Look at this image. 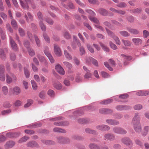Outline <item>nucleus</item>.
<instances>
[{"mask_svg":"<svg viewBox=\"0 0 149 149\" xmlns=\"http://www.w3.org/2000/svg\"><path fill=\"white\" fill-rule=\"evenodd\" d=\"M21 92L20 88L17 86L14 87L13 89V93L15 95H17L19 94Z\"/></svg>","mask_w":149,"mask_h":149,"instance_id":"obj_22","label":"nucleus"},{"mask_svg":"<svg viewBox=\"0 0 149 149\" xmlns=\"http://www.w3.org/2000/svg\"><path fill=\"white\" fill-rule=\"evenodd\" d=\"M41 141L43 143L46 145H52L54 144L55 143L53 141L49 140H42Z\"/></svg>","mask_w":149,"mask_h":149,"instance_id":"obj_29","label":"nucleus"},{"mask_svg":"<svg viewBox=\"0 0 149 149\" xmlns=\"http://www.w3.org/2000/svg\"><path fill=\"white\" fill-rule=\"evenodd\" d=\"M113 101V100L111 99L106 100L101 102H100V104H102L105 105Z\"/></svg>","mask_w":149,"mask_h":149,"instance_id":"obj_35","label":"nucleus"},{"mask_svg":"<svg viewBox=\"0 0 149 149\" xmlns=\"http://www.w3.org/2000/svg\"><path fill=\"white\" fill-rule=\"evenodd\" d=\"M106 29L108 35L113 39L115 40L116 44L119 45H120L121 42L119 38L117 36H116L109 29L107 28H106Z\"/></svg>","mask_w":149,"mask_h":149,"instance_id":"obj_2","label":"nucleus"},{"mask_svg":"<svg viewBox=\"0 0 149 149\" xmlns=\"http://www.w3.org/2000/svg\"><path fill=\"white\" fill-rule=\"evenodd\" d=\"M140 118L139 114L138 113H135L132 122V124H139L140 123Z\"/></svg>","mask_w":149,"mask_h":149,"instance_id":"obj_4","label":"nucleus"},{"mask_svg":"<svg viewBox=\"0 0 149 149\" xmlns=\"http://www.w3.org/2000/svg\"><path fill=\"white\" fill-rule=\"evenodd\" d=\"M8 49L6 48H1L0 49V58L2 59H4L6 58L5 52H7Z\"/></svg>","mask_w":149,"mask_h":149,"instance_id":"obj_10","label":"nucleus"},{"mask_svg":"<svg viewBox=\"0 0 149 149\" xmlns=\"http://www.w3.org/2000/svg\"><path fill=\"white\" fill-rule=\"evenodd\" d=\"M63 35L64 37L66 39H69L71 38L70 35L67 31H65L64 32Z\"/></svg>","mask_w":149,"mask_h":149,"instance_id":"obj_43","label":"nucleus"},{"mask_svg":"<svg viewBox=\"0 0 149 149\" xmlns=\"http://www.w3.org/2000/svg\"><path fill=\"white\" fill-rule=\"evenodd\" d=\"M33 102V101L32 100L29 99L27 100L26 104H25L24 106L25 108L28 107L30 106Z\"/></svg>","mask_w":149,"mask_h":149,"instance_id":"obj_48","label":"nucleus"},{"mask_svg":"<svg viewBox=\"0 0 149 149\" xmlns=\"http://www.w3.org/2000/svg\"><path fill=\"white\" fill-rule=\"evenodd\" d=\"M17 78L14 74L12 73L8 72L6 74V82L8 84L11 83L13 81H16Z\"/></svg>","mask_w":149,"mask_h":149,"instance_id":"obj_1","label":"nucleus"},{"mask_svg":"<svg viewBox=\"0 0 149 149\" xmlns=\"http://www.w3.org/2000/svg\"><path fill=\"white\" fill-rule=\"evenodd\" d=\"M130 11L131 13H139L141 12V10L140 8H136L135 9L130 10Z\"/></svg>","mask_w":149,"mask_h":149,"instance_id":"obj_49","label":"nucleus"},{"mask_svg":"<svg viewBox=\"0 0 149 149\" xmlns=\"http://www.w3.org/2000/svg\"><path fill=\"white\" fill-rule=\"evenodd\" d=\"M2 91L3 93L5 95L7 94L8 92V89L7 87L6 86H3L2 88Z\"/></svg>","mask_w":149,"mask_h":149,"instance_id":"obj_40","label":"nucleus"},{"mask_svg":"<svg viewBox=\"0 0 149 149\" xmlns=\"http://www.w3.org/2000/svg\"><path fill=\"white\" fill-rule=\"evenodd\" d=\"M110 46V47L113 50H116L117 49V47L116 45L113 43L111 42H109Z\"/></svg>","mask_w":149,"mask_h":149,"instance_id":"obj_61","label":"nucleus"},{"mask_svg":"<svg viewBox=\"0 0 149 149\" xmlns=\"http://www.w3.org/2000/svg\"><path fill=\"white\" fill-rule=\"evenodd\" d=\"M39 24L41 30L43 31H45L46 30V26L43 23L42 21L41 20L40 21Z\"/></svg>","mask_w":149,"mask_h":149,"instance_id":"obj_37","label":"nucleus"},{"mask_svg":"<svg viewBox=\"0 0 149 149\" xmlns=\"http://www.w3.org/2000/svg\"><path fill=\"white\" fill-rule=\"evenodd\" d=\"M121 35L124 37H127L130 36V34L126 31H122L120 32Z\"/></svg>","mask_w":149,"mask_h":149,"instance_id":"obj_51","label":"nucleus"},{"mask_svg":"<svg viewBox=\"0 0 149 149\" xmlns=\"http://www.w3.org/2000/svg\"><path fill=\"white\" fill-rule=\"evenodd\" d=\"M85 131L86 133L88 134H92L95 135L97 134V132L95 130H92L90 128H87L85 129Z\"/></svg>","mask_w":149,"mask_h":149,"instance_id":"obj_30","label":"nucleus"},{"mask_svg":"<svg viewBox=\"0 0 149 149\" xmlns=\"http://www.w3.org/2000/svg\"><path fill=\"white\" fill-rule=\"evenodd\" d=\"M29 138L28 136H24V137L21 138L18 141V143H22L26 141Z\"/></svg>","mask_w":149,"mask_h":149,"instance_id":"obj_32","label":"nucleus"},{"mask_svg":"<svg viewBox=\"0 0 149 149\" xmlns=\"http://www.w3.org/2000/svg\"><path fill=\"white\" fill-rule=\"evenodd\" d=\"M121 141L123 143L127 146L133 145L132 141L127 137H124L121 140Z\"/></svg>","mask_w":149,"mask_h":149,"instance_id":"obj_9","label":"nucleus"},{"mask_svg":"<svg viewBox=\"0 0 149 149\" xmlns=\"http://www.w3.org/2000/svg\"><path fill=\"white\" fill-rule=\"evenodd\" d=\"M37 56L40 62H46V60L43 56L41 55L38 54H37Z\"/></svg>","mask_w":149,"mask_h":149,"instance_id":"obj_34","label":"nucleus"},{"mask_svg":"<svg viewBox=\"0 0 149 149\" xmlns=\"http://www.w3.org/2000/svg\"><path fill=\"white\" fill-rule=\"evenodd\" d=\"M63 63L69 70H70L72 68V65L70 63L67 61H64L63 62Z\"/></svg>","mask_w":149,"mask_h":149,"instance_id":"obj_42","label":"nucleus"},{"mask_svg":"<svg viewBox=\"0 0 149 149\" xmlns=\"http://www.w3.org/2000/svg\"><path fill=\"white\" fill-rule=\"evenodd\" d=\"M53 85L54 87L57 89H60L62 88V85L59 82L55 83Z\"/></svg>","mask_w":149,"mask_h":149,"instance_id":"obj_39","label":"nucleus"},{"mask_svg":"<svg viewBox=\"0 0 149 149\" xmlns=\"http://www.w3.org/2000/svg\"><path fill=\"white\" fill-rule=\"evenodd\" d=\"M63 6L68 10L74 9L75 8V6L71 2H70L67 6L65 4H62Z\"/></svg>","mask_w":149,"mask_h":149,"instance_id":"obj_24","label":"nucleus"},{"mask_svg":"<svg viewBox=\"0 0 149 149\" xmlns=\"http://www.w3.org/2000/svg\"><path fill=\"white\" fill-rule=\"evenodd\" d=\"M132 41L134 44L136 46H139L142 44V40L139 38H133Z\"/></svg>","mask_w":149,"mask_h":149,"instance_id":"obj_20","label":"nucleus"},{"mask_svg":"<svg viewBox=\"0 0 149 149\" xmlns=\"http://www.w3.org/2000/svg\"><path fill=\"white\" fill-rule=\"evenodd\" d=\"M127 29L130 33L134 35L137 34L139 33V31L136 29L128 28Z\"/></svg>","mask_w":149,"mask_h":149,"instance_id":"obj_27","label":"nucleus"},{"mask_svg":"<svg viewBox=\"0 0 149 149\" xmlns=\"http://www.w3.org/2000/svg\"><path fill=\"white\" fill-rule=\"evenodd\" d=\"M78 122L81 124L86 123H88V120L85 118H80L78 120Z\"/></svg>","mask_w":149,"mask_h":149,"instance_id":"obj_52","label":"nucleus"},{"mask_svg":"<svg viewBox=\"0 0 149 149\" xmlns=\"http://www.w3.org/2000/svg\"><path fill=\"white\" fill-rule=\"evenodd\" d=\"M144 130L146 132L144 133V134H143V135L144 136H146L148 134L149 131V126H146L144 127Z\"/></svg>","mask_w":149,"mask_h":149,"instance_id":"obj_60","label":"nucleus"},{"mask_svg":"<svg viewBox=\"0 0 149 149\" xmlns=\"http://www.w3.org/2000/svg\"><path fill=\"white\" fill-rule=\"evenodd\" d=\"M11 112V110L10 109H7L3 110L1 111V114L3 115H6L10 113Z\"/></svg>","mask_w":149,"mask_h":149,"instance_id":"obj_53","label":"nucleus"},{"mask_svg":"<svg viewBox=\"0 0 149 149\" xmlns=\"http://www.w3.org/2000/svg\"><path fill=\"white\" fill-rule=\"evenodd\" d=\"M96 128L97 129L102 131H108L110 129L109 126L105 125H98L96 127Z\"/></svg>","mask_w":149,"mask_h":149,"instance_id":"obj_6","label":"nucleus"},{"mask_svg":"<svg viewBox=\"0 0 149 149\" xmlns=\"http://www.w3.org/2000/svg\"><path fill=\"white\" fill-rule=\"evenodd\" d=\"M11 25L13 27L14 29H17V25L15 20L14 19H13L11 22Z\"/></svg>","mask_w":149,"mask_h":149,"instance_id":"obj_44","label":"nucleus"},{"mask_svg":"<svg viewBox=\"0 0 149 149\" xmlns=\"http://www.w3.org/2000/svg\"><path fill=\"white\" fill-rule=\"evenodd\" d=\"M78 11L82 15V16L84 19H87L86 17L84 16V15H85V13L82 9L80 8H78Z\"/></svg>","mask_w":149,"mask_h":149,"instance_id":"obj_50","label":"nucleus"},{"mask_svg":"<svg viewBox=\"0 0 149 149\" xmlns=\"http://www.w3.org/2000/svg\"><path fill=\"white\" fill-rule=\"evenodd\" d=\"M100 113L104 114H109L113 112V111L110 109L106 108H102L99 110Z\"/></svg>","mask_w":149,"mask_h":149,"instance_id":"obj_12","label":"nucleus"},{"mask_svg":"<svg viewBox=\"0 0 149 149\" xmlns=\"http://www.w3.org/2000/svg\"><path fill=\"white\" fill-rule=\"evenodd\" d=\"M10 43L12 49L15 51H16L17 49V45L12 39L11 37H10Z\"/></svg>","mask_w":149,"mask_h":149,"instance_id":"obj_15","label":"nucleus"},{"mask_svg":"<svg viewBox=\"0 0 149 149\" xmlns=\"http://www.w3.org/2000/svg\"><path fill=\"white\" fill-rule=\"evenodd\" d=\"M15 144V142L12 141H8L6 142L4 145V147L6 149H8L12 148Z\"/></svg>","mask_w":149,"mask_h":149,"instance_id":"obj_11","label":"nucleus"},{"mask_svg":"<svg viewBox=\"0 0 149 149\" xmlns=\"http://www.w3.org/2000/svg\"><path fill=\"white\" fill-rule=\"evenodd\" d=\"M34 36L35 39L37 46H38V47H40V41L39 38L36 35H34Z\"/></svg>","mask_w":149,"mask_h":149,"instance_id":"obj_47","label":"nucleus"},{"mask_svg":"<svg viewBox=\"0 0 149 149\" xmlns=\"http://www.w3.org/2000/svg\"><path fill=\"white\" fill-rule=\"evenodd\" d=\"M101 74L102 77L104 78H108L110 77V76L107 73L104 71L101 72Z\"/></svg>","mask_w":149,"mask_h":149,"instance_id":"obj_56","label":"nucleus"},{"mask_svg":"<svg viewBox=\"0 0 149 149\" xmlns=\"http://www.w3.org/2000/svg\"><path fill=\"white\" fill-rule=\"evenodd\" d=\"M132 124L133 125L134 130L136 132L139 133L142 130L141 127L140 123Z\"/></svg>","mask_w":149,"mask_h":149,"instance_id":"obj_19","label":"nucleus"},{"mask_svg":"<svg viewBox=\"0 0 149 149\" xmlns=\"http://www.w3.org/2000/svg\"><path fill=\"white\" fill-rule=\"evenodd\" d=\"M120 130V127H114L113 128V131L115 133L119 134Z\"/></svg>","mask_w":149,"mask_h":149,"instance_id":"obj_59","label":"nucleus"},{"mask_svg":"<svg viewBox=\"0 0 149 149\" xmlns=\"http://www.w3.org/2000/svg\"><path fill=\"white\" fill-rule=\"evenodd\" d=\"M92 62L93 64L96 66H98V63L97 61L91 57H89L86 59V62L89 63L90 61Z\"/></svg>","mask_w":149,"mask_h":149,"instance_id":"obj_17","label":"nucleus"},{"mask_svg":"<svg viewBox=\"0 0 149 149\" xmlns=\"http://www.w3.org/2000/svg\"><path fill=\"white\" fill-rule=\"evenodd\" d=\"M69 123L68 122H58L54 123L55 125L58 126H63L68 125Z\"/></svg>","mask_w":149,"mask_h":149,"instance_id":"obj_25","label":"nucleus"},{"mask_svg":"<svg viewBox=\"0 0 149 149\" xmlns=\"http://www.w3.org/2000/svg\"><path fill=\"white\" fill-rule=\"evenodd\" d=\"M31 83L32 84L33 88L34 90H36L37 89V85L36 82L34 80H31Z\"/></svg>","mask_w":149,"mask_h":149,"instance_id":"obj_55","label":"nucleus"},{"mask_svg":"<svg viewBox=\"0 0 149 149\" xmlns=\"http://www.w3.org/2000/svg\"><path fill=\"white\" fill-rule=\"evenodd\" d=\"M41 124L40 123H37L35 124H32L31 125H29L28 126V127L29 128H35L37 127H40Z\"/></svg>","mask_w":149,"mask_h":149,"instance_id":"obj_45","label":"nucleus"},{"mask_svg":"<svg viewBox=\"0 0 149 149\" xmlns=\"http://www.w3.org/2000/svg\"><path fill=\"white\" fill-rule=\"evenodd\" d=\"M142 108V106L140 104H137L134 106V109L136 110H139Z\"/></svg>","mask_w":149,"mask_h":149,"instance_id":"obj_58","label":"nucleus"},{"mask_svg":"<svg viewBox=\"0 0 149 149\" xmlns=\"http://www.w3.org/2000/svg\"><path fill=\"white\" fill-rule=\"evenodd\" d=\"M18 31L20 35L22 36H24L25 35V33L23 29L21 28H19L18 29Z\"/></svg>","mask_w":149,"mask_h":149,"instance_id":"obj_54","label":"nucleus"},{"mask_svg":"<svg viewBox=\"0 0 149 149\" xmlns=\"http://www.w3.org/2000/svg\"><path fill=\"white\" fill-rule=\"evenodd\" d=\"M57 142L60 143H68L70 142L69 139L65 138L62 136H58L56 137Z\"/></svg>","mask_w":149,"mask_h":149,"instance_id":"obj_5","label":"nucleus"},{"mask_svg":"<svg viewBox=\"0 0 149 149\" xmlns=\"http://www.w3.org/2000/svg\"><path fill=\"white\" fill-rule=\"evenodd\" d=\"M105 139H107L110 141L113 140L115 139V136L113 134L109 133L105 134L104 135Z\"/></svg>","mask_w":149,"mask_h":149,"instance_id":"obj_21","label":"nucleus"},{"mask_svg":"<svg viewBox=\"0 0 149 149\" xmlns=\"http://www.w3.org/2000/svg\"><path fill=\"white\" fill-rule=\"evenodd\" d=\"M64 52L65 56L67 59L71 60L72 59V56L66 50H64Z\"/></svg>","mask_w":149,"mask_h":149,"instance_id":"obj_33","label":"nucleus"},{"mask_svg":"<svg viewBox=\"0 0 149 149\" xmlns=\"http://www.w3.org/2000/svg\"><path fill=\"white\" fill-rule=\"evenodd\" d=\"M44 53L46 55L48 58L51 63H53L54 62V60L51 54L49 53V51L47 50L44 51Z\"/></svg>","mask_w":149,"mask_h":149,"instance_id":"obj_13","label":"nucleus"},{"mask_svg":"<svg viewBox=\"0 0 149 149\" xmlns=\"http://www.w3.org/2000/svg\"><path fill=\"white\" fill-rule=\"evenodd\" d=\"M91 107L90 106L85 107L84 108H81L79 109L77 111H74V116L77 115L80 116L84 113V111L85 110L88 111L90 109Z\"/></svg>","mask_w":149,"mask_h":149,"instance_id":"obj_3","label":"nucleus"},{"mask_svg":"<svg viewBox=\"0 0 149 149\" xmlns=\"http://www.w3.org/2000/svg\"><path fill=\"white\" fill-rule=\"evenodd\" d=\"M45 92L43 91H41L39 94V96L42 99H43L45 95Z\"/></svg>","mask_w":149,"mask_h":149,"instance_id":"obj_64","label":"nucleus"},{"mask_svg":"<svg viewBox=\"0 0 149 149\" xmlns=\"http://www.w3.org/2000/svg\"><path fill=\"white\" fill-rule=\"evenodd\" d=\"M19 0L21 5L23 9H26L27 10H29V7L27 4H24L22 0Z\"/></svg>","mask_w":149,"mask_h":149,"instance_id":"obj_31","label":"nucleus"},{"mask_svg":"<svg viewBox=\"0 0 149 149\" xmlns=\"http://www.w3.org/2000/svg\"><path fill=\"white\" fill-rule=\"evenodd\" d=\"M28 52L29 55L32 56H34L35 54V52L33 50L29 49L28 50Z\"/></svg>","mask_w":149,"mask_h":149,"instance_id":"obj_63","label":"nucleus"},{"mask_svg":"<svg viewBox=\"0 0 149 149\" xmlns=\"http://www.w3.org/2000/svg\"><path fill=\"white\" fill-rule=\"evenodd\" d=\"M122 42L125 46L129 47L131 45V43L129 40H122Z\"/></svg>","mask_w":149,"mask_h":149,"instance_id":"obj_38","label":"nucleus"},{"mask_svg":"<svg viewBox=\"0 0 149 149\" xmlns=\"http://www.w3.org/2000/svg\"><path fill=\"white\" fill-rule=\"evenodd\" d=\"M106 122L109 124L111 125H117L119 123L118 121L111 119H107Z\"/></svg>","mask_w":149,"mask_h":149,"instance_id":"obj_16","label":"nucleus"},{"mask_svg":"<svg viewBox=\"0 0 149 149\" xmlns=\"http://www.w3.org/2000/svg\"><path fill=\"white\" fill-rule=\"evenodd\" d=\"M90 149H100L99 147L93 143L91 144L89 146Z\"/></svg>","mask_w":149,"mask_h":149,"instance_id":"obj_46","label":"nucleus"},{"mask_svg":"<svg viewBox=\"0 0 149 149\" xmlns=\"http://www.w3.org/2000/svg\"><path fill=\"white\" fill-rule=\"evenodd\" d=\"M53 131L54 132H56L65 133L66 132L65 130L64 129L58 127L54 128L53 129Z\"/></svg>","mask_w":149,"mask_h":149,"instance_id":"obj_28","label":"nucleus"},{"mask_svg":"<svg viewBox=\"0 0 149 149\" xmlns=\"http://www.w3.org/2000/svg\"><path fill=\"white\" fill-rule=\"evenodd\" d=\"M98 11L99 13L104 16H107L108 14L107 11L103 8H100L98 10Z\"/></svg>","mask_w":149,"mask_h":149,"instance_id":"obj_26","label":"nucleus"},{"mask_svg":"<svg viewBox=\"0 0 149 149\" xmlns=\"http://www.w3.org/2000/svg\"><path fill=\"white\" fill-rule=\"evenodd\" d=\"M54 50L55 54L58 56H60L62 54L60 48L56 44H54Z\"/></svg>","mask_w":149,"mask_h":149,"instance_id":"obj_7","label":"nucleus"},{"mask_svg":"<svg viewBox=\"0 0 149 149\" xmlns=\"http://www.w3.org/2000/svg\"><path fill=\"white\" fill-rule=\"evenodd\" d=\"M55 68L56 70L59 73L62 75L64 74L65 73V71L60 64H58L56 65Z\"/></svg>","mask_w":149,"mask_h":149,"instance_id":"obj_8","label":"nucleus"},{"mask_svg":"<svg viewBox=\"0 0 149 149\" xmlns=\"http://www.w3.org/2000/svg\"><path fill=\"white\" fill-rule=\"evenodd\" d=\"M100 44L102 49L106 52H107L109 51V49L107 46H105L101 42L100 43Z\"/></svg>","mask_w":149,"mask_h":149,"instance_id":"obj_36","label":"nucleus"},{"mask_svg":"<svg viewBox=\"0 0 149 149\" xmlns=\"http://www.w3.org/2000/svg\"><path fill=\"white\" fill-rule=\"evenodd\" d=\"M45 21L50 25H52L54 23L53 20L50 18H48L45 19Z\"/></svg>","mask_w":149,"mask_h":149,"instance_id":"obj_57","label":"nucleus"},{"mask_svg":"<svg viewBox=\"0 0 149 149\" xmlns=\"http://www.w3.org/2000/svg\"><path fill=\"white\" fill-rule=\"evenodd\" d=\"M24 73L26 78H28L30 75L29 71L27 69L25 68H24Z\"/></svg>","mask_w":149,"mask_h":149,"instance_id":"obj_62","label":"nucleus"},{"mask_svg":"<svg viewBox=\"0 0 149 149\" xmlns=\"http://www.w3.org/2000/svg\"><path fill=\"white\" fill-rule=\"evenodd\" d=\"M13 67L14 68H18L20 71L22 70V67L20 63H18L17 65L16 63H14L13 64Z\"/></svg>","mask_w":149,"mask_h":149,"instance_id":"obj_41","label":"nucleus"},{"mask_svg":"<svg viewBox=\"0 0 149 149\" xmlns=\"http://www.w3.org/2000/svg\"><path fill=\"white\" fill-rule=\"evenodd\" d=\"M130 107L127 105H119L116 107V109L118 111H121L123 110H127L130 108Z\"/></svg>","mask_w":149,"mask_h":149,"instance_id":"obj_14","label":"nucleus"},{"mask_svg":"<svg viewBox=\"0 0 149 149\" xmlns=\"http://www.w3.org/2000/svg\"><path fill=\"white\" fill-rule=\"evenodd\" d=\"M27 145L28 147H36L38 146V144L35 141H31L28 142Z\"/></svg>","mask_w":149,"mask_h":149,"instance_id":"obj_23","label":"nucleus"},{"mask_svg":"<svg viewBox=\"0 0 149 149\" xmlns=\"http://www.w3.org/2000/svg\"><path fill=\"white\" fill-rule=\"evenodd\" d=\"M19 135V134L18 133L9 132L6 134V137L9 138L17 137Z\"/></svg>","mask_w":149,"mask_h":149,"instance_id":"obj_18","label":"nucleus"}]
</instances>
